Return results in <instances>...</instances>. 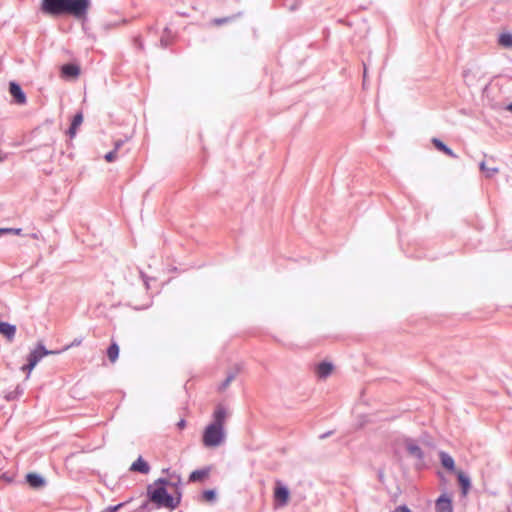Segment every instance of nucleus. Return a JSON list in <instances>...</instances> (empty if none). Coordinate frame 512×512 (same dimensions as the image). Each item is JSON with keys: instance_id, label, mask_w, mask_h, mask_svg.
I'll return each instance as SVG.
<instances>
[{"instance_id": "obj_1", "label": "nucleus", "mask_w": 512, "mask_h": 512, "mask_svg": "<svg viewBox=\"0 0 512 512\" xmlns=\"http://www.w3.org/2000/svg\"><path fill=\"white\" fill-rule=\"evenodd\" d=\"M90 4V0H41L40 10L51 17L70 15L81 20L86 17Z\"/></svg>"}, {"instance_id": "obj_2", "label": "nucleus", "mask_w": 512, "mask_h": 512, "mask_svg": "<svg viewBox=\"0 0 512 512\" xmlns=\"http://www.w3.org/2000/svg\"><path fill=\"white\" fill-rule=\"evenodd\" d=\"M146 497L155 509L168 508L175 509V502H173V494H171L165 487H155L154 485H147Z\"/></svg>"}, {"instance_id": "obj_3", "label": "nucleus", "mask_w": 512, "mask_h": 512, "mask_svg": "<svg viewBox=\"0 0 512 512\" xmlns=\"http://www.w3.org/2000/svg\"><path fill=\"white\" fill-rule=\"evenodd\" d=\"M225 439L224 427H218L212 424L206 426L203 431L202 441L205 447H217Z\"/></svg>"}, {"instance_id": "obj_4", "label": "nucleus", "mask_w": 512, "mask_h": 512, "mask_svg": "<svg viewBox=\"0 0 512 512\" xmlns=\"http://www.w3.org/2000/svg\"><path fill=\"white\" fill-rule=\"evenodd\" d=\"M59 350H49L47 349L42 342H38L34 349L30 351L27 356V361H29V368L34 369L36 365L48 355H56L60 354Z\"/></svg>"}, {"instance_id": "obj_5", "label": "nucleus", "mask_w": 512, "mask_h": 512, "mask_svg": "<svg viewBox=\"0 0 512 512\" xmlns=\"http://www.w3.org/2000/svg\"><path fill=\"white\" fill-rule=\"evenodd\" d=\"M290 491L289 488L282 484L280 481L276 482L274 488V503L277 507L285 506L289 501Z\"/></svg>"}, {"instance_id": "obj_6", "label": "nucleus", "mask_w": 512, "mask_h": 512, "mask_svg": "<svg viewBox=\"0 0 512 512\" xmlns=\"http://www.w3.org/2000/svg\"><path fill=\"white\" fill-rule=\"evenodd\" d=\"M404 446H405L407 453L410 456L416 458L419 461L424 460L425 453L422 450V448L416 443V441L414 439L409 438V437L405 438Z\"/></svg>"}, {"instance_id": "obj_7", "label": "nucleus", "mask_w": 512, "mask_h": 512, "mask_svg": "<svg viewBox=\"0 0 512 512\" xmlns=\"http://www.w3.org/2000/svg\"><path fill=\"white\" fill-rule=\"evenodd\" d=\"M9 93L16 104L24 105L27 102L26 94L18 82H9Z\"/></svg>"}, {"instance_id": "obj_8", "label": "nucleus", "mask_w": 512, "mask_h": 512, "mask_svg": "<svg viewBox=\"0 0 512 512\" xmlns=\"http://www.w3.org/2000/svg\"><path fill=\"white\" fill-rule=\"evenodd\" d=\"M436 512H453L452 499L447 494H441L435 502Z\"/></svg>"}, {"instance_id": "obj_9", "label": "nucleus", "mask_w": 512, "mask_h": 512, "mask_svg": "<svg viewBox=\"0 0 512 512\" xmlns=\"http://www.w3.org/2000/svg\"><path fill=\"white\" fill-rule=\"evenodd\" d=\"M27 484L34 489H39L45 486L46 480L45 478L38 473L30 472L26 475Z\"/></svg>"}, {"instance_id": "obj_10", "label": "nucleus", "mask_w": 512, "mask_h": 512, "mask_svg": "<svg viewBox=\"0 0 512 512\" xmlns=\"http://www.w3.org/2000/svg\"><path fill=\"white\" fill-rule=\"evenodd\" d=\"M80 74V67L73 63H66L61 67V75L63 78H76Z\"/></svg>"}, {"instance_id": "obj_11", "label": "nucleus", "mask_w": 512, "mask_h": 512, "mask_svg": "<svg viewBox=\"0 0 512 512\" xmlns=\"http://www.w3.org/2000/svg\"><path fill=\"white\" fill-rule=\"evenodd\" d=\"M130 471L138 472L141 474H148L150 472L149 463L143 459L142 456H139L130 466Z\"/></svg>"}, {"instance_id": "obj_12", "label": "nucleus", "mask_w": 512, "mask_h": 512, "mask_svg": "<svg viewBox=\"0 0 512 512\" xmlns=\"http://www.w3.org/2000/svg\"><path fill=\"white\" fill-rule=\"evenodd\" d=\"M457 480L461 489L462 496H466L471 488V479L470 477L462 472H457Z\"/></svg>"}, {"instance_id": "obj_13", "label": "nucleus", "mask_w": 512, "mask_h": 512, "mask_svg": "<svg viewBox=\"0 0 512 512\" xmlns=\"http://www.w3.org/2000/svg\"><path fill=\"white\" fill-rule=\"evenodd\" d=\"M226 419V409L222 405H218L213 413V421L210 423L218 427H224Z\"/></svg>"}, {"instance_id": "obj_14", "label": "nucleus", "mask_w": 512, "mask_h": 512, "mask_svg": "<svg viewBox=\"0 0 512 512\" xmlns=\"http://www.w3.org/2000/svg\"><path fill=\"white\" fill-rule=\"evenodd\" d=\"M333 364L328 361H321L316 366L317 376L321 379L327 378L333 371Z\"/></svg>"}, {"instance_id": "obj_15", "label": "nucleus", "mask_w": 512, "mask_h": 512, "mask_svg": "<svg viewBox=\"0 0 512 512\" xmlns=\"http://www.w3.org/2000/svg\"><path fill=\"white\" fill-rule=\"evenodd\" d=\"M431 142H432V144L434 145V147H435L438 151H440V152L444 153L445 155H447V156H449V157H451V158H454V159H457V158H458V155H457V154H455V153L453 152V150H452L450 147H448V146H447V145H446L442 140H440L439 138L434 137V138H432Z\"/></svg>"}, {"instance_id": "obj_16", "label": "nucleus", "mask_w": 512, "mask_h": 512, "mask_svg": "<svg viewBox=\"0 0 512 512\" xmlns=\"http://www.w3.org/2000/svg\"><path fill=\"white\" fill-rule=\"evenodd\" d=\"M439 458L441 465L449 472L455 471V461L451 455L445 451H440Z\"/></svg>"}, {"instance_id": "obj_17", "label": "nucleus", "mask_w": 512, "mask_h": 512, "mask_svg": "<svg viewBox=\"0 0 512 512\" xmlns=\"http://www.w3.org/2000/svg\"><path fill=\"white\" fill-rule=\"evenodd\" d=\"M0 334L8 340H12L16 334V326L5 321H0Z\"/></svg>"}, {"instance_id": "obj_18", "label": "nucleus", "mask_w": 512, "mask_h": 512, "mask_svg": "<svg viewBox=\"0 0 512 512\" xmlns=\"http://www.w3.org/2000/svg\"><path fill=\"white\" fill-rule=\"evenodd\" d=\"M210 471H211V468L209 466L204 467L202 469H197V470L192 471L189 475V482L203 481L206 477H208Z\"/></svg>"}, {"instance_id": "obj_19", "label": "nucleus", "mask_w": 512, "mask_h": 512, "mask_svg": "<svg viewBox=\"0 0 512 512\" xmlns=\"http://www.w3.org/2000/svg\"><path fill=\"white\" fill-rule=\"evenodd\" d=\"M239 371H240V366L237 365L234 368V370L228 372L225 380L220 384L219 390L220 391L225 390L230 385V383L235 379V377L237 376Z\"/></svg>"}, {"instance_id": "obj_20", "label": "nucleus", "mask_w": 512, "mask_h": 512, "mask_svg": "<svg viewBox=\"0 0 512 512\" xmlns=\"http://www.w3.org/2000/svg\"><path fill=\"white\" fill-rule=\"evenodd\" d=\"M498 43L504 48H512V33L504 32L498 37Z\"/></svg>"}, {"instance_id": "obj_21", "label": "nucleus", "mask_w": 512, "mask_h": 512, "mask_svg": "<svg viewBox=\"0 0 512 512\" xmlns=\"http://www.w3.org/2000/svg\"><path fill=\"white\" fill-rule=\"evenodd\" d=\"M119 346L117 343L112 342L107 348V356L111 362H115L119 357Z\"/></svg>"}, {"instance_id": "obj_22", "label": "nucleus", "mask_w": 512, "mask_h": 512, "mask_svg": "<svg viewBox=\"0 0 512 512\" xmlns=\"http://www.w3.org/2000/svg\"><path fill=\"white\" fill-rule=\"evenodd\" d=\"M479 168L482 172L485 173L486 177L488 178H491L494 174L498 172L497 167H488L485 161L480 162Z\"/></svg>"}, {"instance_id": "obj_23", "label": "nucleus", "mask_w": 512, "mask_h": 512, "mask_svg": "<svg viewBox=\"0 0 512 512\" xmlns=\"http://www.w3.org/2000/svg\"><path fill=\"white\" fill-rule=\"evenodd\" d=\"M202 498L210 503H213L217 499V491L216 489H207L202 492Z\"/></svg>"}, {"instance_id": "obj_24", "label": "nucleus", "mask_w": 512, "mask_h": 512, "mask_svg": "<svg viewBox=\"0 0 512 512\" xmlns=\"http://www.w3.org/2000/svg\"><path fill=\"white\" fill-rule=\"evenodd\" d=\"M82 122H83V113L81 111H79L73 116L70 125L78 129V127L82 124Z\"/></svg>"}, {"instance_id": "obj_25", "label": "nucleus", "mask_w": 512, "mask_h": 512, "mask_svg": "<svg viewBox=\"0 0 512 512\" xmlns=\"http://www.w3.org/2000/svg\"><path fill=\"white\" fill-rule=\"evenodd\" d=\"M21 228H0V236L7 234L21 235Z\"/></svg>"}, {"instance_id": "obj_26", "label": "nucleus", "mask_w": 512, "mask_h": 512, "mask_svg": "<svg viewBox=\"0 0 512 512\" xmlns=\"http://www.w3.org/2000/svg\"><path fill=\"white\" fill-rule=\"evenodd\" d=\"M150 485H154L155 487H165L167 488V486H170V481L166 478H158L156 479L153 483H151Z\"/></svg>"}, {"instance_id": "obj_27", "label": "nucleus", "mask_w": 512, "mask_h": 512, "mask_svg": "<svg viewBox=\"0 0 512 512\" xmlns=\"http://www.w3.org/2000/svg\"><path fill=\"white\" fill-rule=\"evenodd\" d=\"M126 505V502H121L116 505H110L106 507L103 512H118L123 506Z\"/></svg>"}, {"instance_id": "obj_28", "label": "nucleus", "mask_w": 512, "mask_h": 512, "mask_svg": "<svg viewBox=\"0 0 512 512\" xmlns=\"http://www.w3.org/2000/svg\"><path fill=\"white\" fill-rule=\"evenodd\" d=\"M82 342H83V338L82 337L75 338L69 345H66L60 351L63 352V351H66V350L70 349L71 347L79 346V345H81Z\"/></svg>"}, {"instance_id": "obj_29", "label": "nucleus", "mask_w": 512, "mask_h": 512, "mask_svg": "<svg viewBox=\"0 0 512 512\" xmlns=\"http://www.w3.org/2000/svg\"><path fill=\"white\" fill-rule=\"evenodd\" d=\"M182 500V491L180 488L176 489L175 494L173 495V502H175V508H177Z\"/></svg>"}, {"instance_id": "obj_30", "label": "nucleus", "mask_w": 512, "mask_h": 512, "mask_svg": "<svg viewBox=\"0 0 512 512\" xmlns=\"http://www.w3.org/2000/svg\"><path fill=\"white\" fill-rule=\"evenodd\" d=\"M117 158V152H116V149H113L111 151H109L108 153L105 154L104 156V159L107 161V162H113L115 161Z\"/></svg>"}, {"instance_id": "obj_31", "label": "nucleus", "mask_w": 512, "mask_h": 512, "mask_svg": "<svg viewBox=\"0 0 512 512\" xmlns=\"http://www.w3.org/2000/svg\"><path fill=\"white\" fill-rule=\"evenodd\" d=\"M23 393V390L20 389L19 387L16 388V390L14 392H11L9 393L7 396H6V399L8 401H11V400H15L18 395H21Z\"/></svg>"}, {"instance_id": "obj_32", "label": "nucleus", "mask_w": 512, "mask_h": 512, "mask_svg": "<svg viewBox=\"0 0 512 512\" xmlns=\"http://www.w3.org/2000/svg\"><path fill=\"white\" fill-rule=\"evenodd\" d=\"M233 18H234V16L233 17L216 18V19H214V23L217 25H222V24L228 23Z\"/></svg>"}, {"instance_id": "obj_33", "label": "nucleus", "mask_w": 512, "mask_h": 512, "mask_svg": "<svg viewBox=\"0 0 512 512\" xmlns=\"http://www.w3.org/2000/svg\"><path fill=\"white\" fill-rule=\"evenodd\" d=\"M150 501H148V499L146 501H144L138 508L139 511H151L153 508L150 507Z\"/></svg>"}, {"instance_id": "obj_34", "label": "nucleus", "mask_w": 512, "mask_h": 512, "mask_svg": "<svg viewBox=\"0 0 512 512\" xmlns=\"http://www.w3.org/2000/svg\"><path fill=\"white\" fill-rule=\"evenodd\" d=\"M171 477H175V475H171ZM176 479H177V481H175V482H171L170 481V486L178 489V488H180V485H181V477H180V475H176Z\"/></svg>"}, {"instance_id": "obj_35", "label": "nucleus", "mask_w": 512, "mask_h": 512, "mask_svg": "<svg viewBox=\"0 0 512 512\" xmlns=\"http://www.w3.org/2000/svg\"><path fill=\"white\" fill-rule=\"evenodd\" d=\"M140 275H141V278L143 279V282L145 284V287L146 289L148 290L150 288V285H149V280H151V278H149L144 272L140 271Z\"/></svg>"}, {"instance_id": "obj_36", "label": "nucleus", "mask_w": 512, "mask_h": 512, "mask_svg": "<svg viewBox=\"0 0 512 512\" xmlns=\"http://www.w3.org/2000/svg\"><path fill=\"white\" fill-rule=\"evenodd\" d=\"M21 370H22L23 372H26V374H27V375H26V378H29V376H30V374H31V372H32V370H33V369H30V368H29V361H27V363L21 367Z\"/></svg>"}, {"instance_id": "obj_37", "label": "nucleus", "mask_w": 512, "mask_h": 512, "mask_svg": "<svg viewBox=\"0 0 512 512\" xmlns=\"http://www.w3.org/2000/svg\"><path fill=\"white\" fill-rule=\"evenodd\" d=\"M76 133H77V128H75V127L70 125L68 130H67V134L69 135V137L70 138H74Z\"/></svg>"}, {"instance_id": "obj_38", "label": "nucleus", "mask_w": 512, "mask_h": 512, "mask_svg": "<svg viewBox=\"0 0 512 512\" xmlns=\"http://www.w3.org/2000/svg\"><path fill=\"white\" fill-rule=\"evenodd\" d=\"M169 40L165 38L164 36L160 39V45L162 48H167L169 46Z\"/></svg>"}, {"instance_id": "obj_39", "label": "nucleus", "mask_w": 512, "mask_h": 512, "mask_svg": "<svg viewBox=\"0 0 512 512\" xmlns=\"http://www.w3.org/2000/svg\"><path fill=\"white\" fill-rule=\"evenodd\" d=\"M395 512H413L410 508H408L406 505L399 506L396 508Z\"/></svg>"}, {"instance_id": "obj_40", "label": "nucleus", "mask_w": 512, "mask_h": 512, "mask_svg": "<svg viewBox=\"0 0 512 512\" xmlns=\"http://www.w3.org/2000/svg\"><path fill=\"white\" fill-rule=\"evenodd\" d=\"M152 305V301H150L148 304L144 305V306H141V307H134L135 310H144V309H148L149 307H151Z\"/></svg>"}, {"instance_id": "obj_41", "label": "nucleus", "mask_w": 512, "mask_h": 512, "mask_svg": "<svg viewBox=\"0 0 512 512\" xmlns=\"http://www.w3.org/2000/svg\"><path fill=\"white\" fill-rule=\"evenodd\" d=\"M332 434H333V431H328V432H325V433L321 434V435L319 436V438H320V439H325V438L329 437V436H330V435H332Z\"/></svg>"}, {"instance_id": "obj_42", "label": "nucleus", "mask_w": 512, "mask_h": 512, "mask_svg": "<svg viewBox=\"0 0 512 512\" xmlns=\"http://www.w3.org/2000/svg\"><path fill=\"white\" fill-rule=\"evenodd\" d=\"M186 425V421L184 419H181L178 423H177V426L179 428H184Z\"/></svg>"}, {"instance_id": "obj_43", "label": "nucleus", "mask_w": 512, "mask_h": 512, "mask_svg": "<svg viewBox=\"0 0 512 512\" xmlns=\"http://www.w3.org/2000/svg\"><path fill=\"white\" fill-rule=\"evenodd\" d=\"M122 144H123V142L121 140L116 141L114 149H116V151H117L121 147Z\"/></svg>"}, {"instance_id": "obj_44", "label": "nucleus", "mask_w": 512, "mask_h": 512, "mask_svg": "<svg viewBox=\"0 0 512 512\" xmlns=\"http://www.w3.org/2000/svg\"><path fill=\"white\" fill-rule=\"evenodd\" d=\"M366 76H367V69H366V65L364 64V72H363L364 80L366 79Z\"/></svg>"}, {"instance_id": "obj_45", "label": "nucleus", "mask_w": 512, "mask_h": 512, "mask_svg": "<svg viewBox=\"0 0 512 512\" xmlns=\"http://www.w3.org/2000/svg\"><path fill=\"white\" fill-rule=\"evenodd\" d=\"M506 109L512 113V102L507 105Z\"/></svg>"}, {"instance_id": "obj_46", "label": "nucleus", "mask_w": 512, "mask_h": 512, "mask_svg": "<svg viewBox=\"0 0 512 512\" xmlns=\"http://www.w3.org/2000/svg\"><path fill=\"white\" fill-rule=\"evenodd\" d=\"M31 237L34 238V239H38V233H32Z\"/></svg>"}, {"instance_id": "obj_47", "label": "nucleus", "mask_w": 512, "mask_h": 512, "mask_svg": "<svg viewBox=\"0 0 512 512\" xmlns=\"http://www.w3.org/2000/svg\"><path fill=\"white\" fill-rule=\"evenodd\" d=\"M138 46L142 48V43L139 41Z\"/></svg>"}]
</instances>
